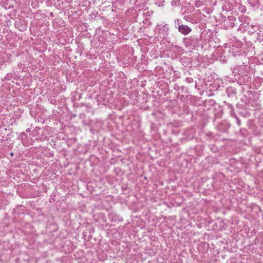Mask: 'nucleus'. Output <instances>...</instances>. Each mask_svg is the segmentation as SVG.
<instances>
[{
	"mask_svg": "<svg viewBox=\"0 0 263 263\" xmlns=\"http://www.w3.org/2000/svg\"><path fill=\"white\" fill-rule=\"evenodd\" d=\"M181 23V21L180 20V19H177L176 21H175V23L177 24L178 26L179 25H180V23Z\"/></svg>",
	"mask_w": 263,
	"mask_h": 263,
	"instance_id": "obj_2",
	"label": "nucleus"
},
{
	"mask_svg": "<svg viewBox=\"0 0 263 263\" xmlns=\"http://www.w3.org/2000/svg\"><path fill=\"white\" fill-rule=\"evenodd\" d=\"M237 123L239 125H240V121L238 119H237Z\"/></svg>",
	"mask_w": 263,
	"mask_h": 263,
	"instance_id": "obj_4",
	"label": "nucleus"
},
{
	"mask_svg": "<svg viewBox=\"0 0 263 263\" xmlns=\"http://www.w3.org/2000/svg\"><path fill=\"white\" fill-rule=\"evenodd\" d=\"M178 30L183 35H187L192 31V29L187 25H181L178 26Z\"/></svg>",
	"mask_w": 263,
	"mask_h": 263,
	"instance_id": "obj_1",
	"label": "nucleus"
},
{
	"mask_svg": "<svg viewBox=\"0 0 263 263\" xmlns=\"http://www.w3.org/2000/svg\"><path fill=\"white\" fill-rule=\"evenodd\" d=\"M187 16H185L184 17V19H185V20H187Z\"/></svg>",
	"mask_w": 263,
	"mask_h": 263,
	"instance_id": "obj_3",
	"label": "nucleus"
}]
</instances>
